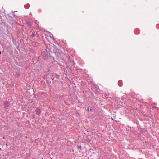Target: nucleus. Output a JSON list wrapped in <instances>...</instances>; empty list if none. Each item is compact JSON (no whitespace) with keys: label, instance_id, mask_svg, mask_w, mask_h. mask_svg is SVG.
<instances>
[{"label":"nucleus","instance_id":"nucleus-1","mask_svg":"<svg viewBox=\"0 0 159 159\" xmlns=\"http://www.w3.org/2000/svg\"><path fill=\"white\" fill-rule=\"evenodd\" d=\"M49 50L51 53H53L55 54L56 57H57L58 59L59 58H61L64 55V53L61 50L58 49L56 47H51Z\"/></svg>","mask_w":159,"mask_h":159},{"label":"nucleus","instance_id":"nucleus-2","mask_svg":"<svg viewBox=\"0 0 159 159\" xmlns=\"http://www.w3.org/2000/svg\"><path fill=\"white\" fill-rule=\"evenodd\" d=\"M3 105L5 109H7L10 106V103L7 101L3 102Z\"/></svg>","mask_w":159,"mask_h":159},{"label":"nucleus","instance_id":"nucleus-3","mask_svg":"<svg viewBox=\"0 0 159 159\" xmlns=\"http://www.w3.org/2000/svg\"><path fill=\"white\" fill-rule=\"evenodd\" d=\"M42 58L44 59H47L49 57V55L46 53L45 52H43L42 53Z\"/></svg>","mask_w":159,"mask_h":159},{"label":"nucleus","instance_id":"nucleus-4","mask_svg":"<svg viewBox=\"0 0 159 159\" xmlns=\"http://www.w3.org/2000/svg\"><path fill=\"white\" fill-rule=\"evenodd\" d=\"M36 114L38 116H40L41 114V110L39 108H36L35 110Z\"/></svg>","mask_w":159,"mask_h":159},{"label":"nucleus","instance_id":"nucleus-5","mask_svg":"<svg viewBox=\"0 0 159 159\" xmlns=\"http://www.w3.org/2000/svg\"><path fill=\"white\" fill-rule=\"evenodd\" d=\"M14 75L16 77H19L20 76V73L19 71H16L14 72Z\"/></svg>","mask_w":159,"mask_h":159},{"label":"nucleus","instance_id":"nucleus-6","mask_svg":"<svg viewBox=\"0 0 159 159\" xmlns=\"http://www.w3.org/2000/svg\"><path fill=\"white\" fill-rule=\"evenodd\" d=\"M30 34L32 37H34L38 35V33H36L35 31L33 30L30 32Z\"/></svg>","mask_w":159,"mask_h":159},{"label":"nucleus","instance_id":"nucleus-7","mask_svg":"<svg viewBox=\"0 0 159 159\" xmlns=\"http://www.w3.org/2000/svg\"><path fill=\"white\" fill-rule=\"evenodd\" d=\"M25 24L28 26L29 28H31V24L30 22L29 21H28L27 20L26 21Z\"/></svg>","mask_w":159,"mask_h":159},{"label":"nucleus","instance_id":"nucleus-8","mask_svg":"<svg viewBox=\"0 0 159 159\" xmlns=\"http://www.w3.org/2000/svg\"><path fill=\"white\" fill-rule=\"evenodd\" d=\"M77 148H80L81 150H82V146L81 145H80V146H78Z\"/></svg>","mask_w":159,"mask_h":159},{"label":"nucleus","instance_id":"nucleus-9","mask_svg":"<svg viewBox=\"0 0 159 159\" xmlns=\"http://www.w3.org/2000/svg\"><path fill=\"white\" fill-rule=\"evenodd\" d=\"M87 82H89H89H91V83L92 82L91 81H90V80L89 79H87Z\"/></svg>","mask_w":159,"mask_h":159},{"label":"nucleus","instance_id":"nucleus-10","mask_svg":"<svg viewBox=\"0 0 159 159\" xmlns=\"http://www.w3.org/2000/svg\"><path fill=\"white\" fill-rule=\"evenodd\" d=\"M44 34V35L45 36V38L47 39H48V38L47 37H48V36L45 34Z\"/></svg>","mask_w":159,"mask_h":159},{"label":"nucleus","instance_id":"nucleus-11","mask_svg":"<svg viewBox=\"0 0 159 159\" xmlns=\"http://www.w3.org/2000/svg\"><path fill=\"white\" fill-rule=\"evenodd\" d=\"M50 57L51 58V59H53V60H54V57L53 56H50Z\"/></svg>","mask_w":159,"mask_h":159},{"label":"nucleus","instance_id":"nucleus-12","mask_svg":"<svg viewBox=\"0 0 159 159\" xmlns=\"http://www.w3.org/2000/svg\"><path fill=\"white\" fill-rule=\"evenodd\" d=\"M53 75H52V77H51V79L53 80L54 79V78L53 77Z\"/></svg>","mask_w":159,"mask_h":159},{"label":"nucleus","instance_id":"nucleus-13","mask_svg":"<svg viewBox=\"0 0 159 159\" xmlns=\"http://www.w3.org/2000/svg\"><path fill=\"white\" fill-rule=\"evenodd\" d=\"M49 49L47 47L46 48V51H48V50L47 49H48V51Z\"/></svg>","mask_w":159,"mask_h":159},{"label":"nucleus","instance_id":"nucleus-14","mask_svg":"<svg viewBox=\"0 0 159 159\" xmlns=\"http://www.w3.org/2000/svg\"><path fill=\"white\" fill-rule=\"evenodd\" d=\"M48 75H49V74H45V75H46V76H47Z\"/></svg>","mask_w":159,"mask_h":159},{"label":"nucleus","instance_id":"nucleus-15","mask_svg":"<svg viewBox=\"0 0 159 159\" xmlns=\"http://www.w3.org/2000/svg\"><path fill=\"white\" fill-rule=\"evenodd\" d=\"M87 110L88 111L89 110V107L87 108Z\"/></svg>","mask_w":159,"mask_h":159},{"label":"nucleus","instance_id":"nucleus-16","mask_svg":"<svg viewBox=\"0 0 159 159\" xmlns=\"http://www.w3.org/2000/svg\"><path fill=\"white\" fill-rule=\"evenodd\" d=\"M90 111H92V110L91 109H90Z\"/></svg>","mask_w":159,"mask_h":159},{"label":"nucleus","instance_id":"nucleus-17","mask_svg":"<svg viewBox=\"0 0 159 159\" xmlns=\"http://www.w3.org/2000/svg\"><path fill=\"white\" fill-rule=\"evenodd\" d=\"M1 52L0 51V54H1Z\"/></svg>","mask_w":159,"mask_h":159},{"label":"nucleus","instance_id":"nucleus-18","mask_svg":"<svg viewBox=\"0 0 159 159\" xmlns=\"http://www.w3.org/2000/svg\"><path fill=\"white\" fill-rule=\"evenodd\" d=\"M0 150H1V149L0 148Z\"/></svg>","mask_w":159,"mask_h":159}]
</instances>
